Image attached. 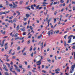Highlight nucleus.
<instances>
[{"label":"nucleus","mask_w":75,"mask_h":75,"mask_svg":"<svg viewBox=\"0 0 75 75\" xmlns=\"http://www.w3.org/2000/svg\"><path fill=\"white\" fill-rule=\"evenodd\" d=\"M71 37H73V39L74 40L75 38V36H74V35H71L70 36H69L68 39H69V40L68 41V43H70L71 42Z\"/></svg>","instance_id":"f257e3e1"},{"label":"nucleus","mask_w":75,"mask_h":75,"mask_svg":"<svg viewBox=\"0 0 75 75\" xmlns=\"http://www.w3.org/2000/svg\"><path fill=\"white\" fill-rule=\"evenodd\" d=\"M36 5L34 4V5H32L30 7L33 10H34V7H36V9H38L39 8V7H40V5H38L36 6Z\"/></svg>","instance_id":"f03ea898"},{"label":"nucleus","mask_w":75,"mask_h":75,"mask_svg":"<svg viewBox=\"0 0 75 75\" xmlns=\"http://www.w3.org/2000/svg\"><path fill=\"white\" fill-rule=\"evenodd\" d=\"M13 4L14 6L12 4H9V6H11L10 7V8H16V7H17V5L15 4L14 2H13Z\"/></svg>","instance_id":"7ed1b4c3"},{"label":"nucleus","mask_w":75,"mask_h":75,"mask_svg":"<svg viewBox=\"0 0 75 75\" xmlns=\"http://www.w3.org/2000/svg\"><path fill=\"white\" fill-rule=\"evenodd\" d=\"M47 34L49 36L50 35V34L51 35H52L53 34V30H51L50 31H49L47 33Z\"/></svg>","instance_id":"20e7f679"},{"label":"nucleus","mask_w":75,"mask_h":75,"mask_svg":"<svg viewBox=\"0 0 75 75\" xmlns=\"http://www.w3.org/2000/svg\"><path fill=\"white\" fill-rule=\"evenodd\" d=\"M74 68H75L74 65H73L71 66V69L73 71H74Z\"/></svg>","instance_id":"39448f33"},{"label":"nucleus","mask_w":75,"mask_h":75,"mask_svg":"<svg viewBox=\"0 0 75 75\" xmlns=\"http://www.w3.org/2000/svg\"><path fill=\"white\" fill-rule=\"evenodd\" d=\"M3 69H5V71H8V69H7V67H6V66H4Z\"/></svg>","instance_id":"423d86ee"},{"label":"nucleus","mask_w":75,"mask_h":75,"mask_svg":"<svg viewBox=\"0 0 75 75\" xmlns=\"http://www.w3.org/2000/svg\"><path fill=\"white\" fill-rule=\"evenodd\" d=\"M12 69H13V67L12 66H11V67L10 68V71L11 72H13V71H12Z\"/></svg>","instance_id":"0eeeda50"},{"label":"nucleus","mask_w":75,"mask_h":75,"mask_svg":"<svg viewBox=\"0 0 75 75\" xmlns=\"http://www.w3.org/2000/svg\"><path fill=\"white\" fill-rule=\"evenodd\" d=\"M47 60L48 61V62H49L50 63L51 62V60H50V59L49 58H47Z\"/></svg>","instance_id":"6e6552de"},{"label":"nucleus","mask_w":75,"mask_h":75,"mask_svg":"<svg viewBox=\"0 0 75 75\" xmlns=\"http://www.w3.org/2000/svg\"><path fill=\"white\" fill-rule=\"evenodd\" d=\"M19 29V25H18L16 27V30H17V31H18Z\"/></svg>","instance_id":"1a4fd4ad"},{"label":"nucleus","mask_w":75,"mask_h":75,"mask_svg":"<svg viewBox=\"0 0 75 75\" xmlns=\"http://www.w3.org/2000/svg\"><path fill=\"white\" fill-rule=\"evenodd\" d=\"M17 20L16 18H14L13 20V22H16L17 21Z\"/></svg>","instance_id":"9d476101"},{"label":"nucleus","mask_w":75,"mask_h":75,"mask_svg":"<svg viewBox=\"0 0 75 75\" xmlns=\"http://www.w3.org/2000/svg\"><path fill=\"white\" fill-rule=\"evenodd\" d=\"M26 16L27 18H28V17H30V15L28 14H26Z\"/></svg>","instance_id":"9b49d317"},{"label":"nucleus","mask_w":75,"mask_h":75,"mask_svg":"<svg viewBox=\"0 0 75 75\" xmlns=\"http://www.w3.org/2000/svg\"><path fill=\"white\" fill-rule=\"evenodd\" d=\"M25 8H26V9L27 10H31V8H28L27 7H26Z\"/></svg>","instance_id":"f8f14e48"},{"label":"nucleus","mask_w":75,"mask_h":75,"mask_svg":"<svg viewBox=\"0 0 75 75\" xmlns=\"http://www.w3.org/2000/svg\"><path fill=\"white\" fill-rule=\"evenodd\" d=\"M21 31H25V29H24V28H21Z\"/></svg>","instance_id":"ddd939ff"},{"label":"nucleus","mask_w":75,"mask_h":75,"mask_svg":"<svg viewBox=\"0 0 75 75\" xmlns=\"http://www.w3.org/2000/svg\"><path fill=\"white\" fill-rule=\"evenodd\" d=\"M24 37H23L22 38H20L19 39L20 40H23L24 39Z\"/></svg>","instance_id":"4468645a"},{"label":"nucleus","mask_w":75,"mask_h":75,"mask_svg":"<svg viewBox=\"0 0 75 75\" xmlns=\"http://www.w3.org/2000/svg\"><path fill=\"white\" fill-rule=\"evenodd\" d=\"M55 32L56 34H58L59 33V30H58L57 31L56 30Z\"/></svg>","instance_id":"2eb2a0df"},{"label":"nucleus","mask_w":75,"mask_h":75,"mask_svg":"<svg viewBox=\"0 0 75 75\" xmlns=\"http://www.w3.org/2000/svg\"><path fill=\"white\" fill-rule=\"evenodd\" d=\"M29 28H30L31 30H32L33 29V27H32V26H30Z\"/></svg>","instance_id":"dca6fc26"},{"label":"nucleus","mask_w":75,"mask_h":75,"mask_svg":"<svg viewBox=\"0 0 75 75\" xmlns=\"http://www.w3.org/2000/svg\"><path fill=\"white\" fill-rule=\"evenodd\" d=\"M30 42H31L30 41V40L28 41L27 42L28 44H30Z\"/></svg>","instance_id":"f3484780"},{"label":"nucleus","mask_w":75,"mask_h":75,"mask_svg":"<svg viewBox=\"0 0 75 75\" xmlns=\"http://www.w3.org/2000/svg\"><path fill=\"white\" fill-rule=\"evenodd\" d=\"M19 37H17L15 38V40H18V39H19Z\"/></svg>","instance_id":"a211bd4d"},{"label":"nucleus","mask_w":75,"mask_h":75,"mask_svg":"<svg viewBox=\"0 0 75 75\" xmlns=\"http://www.w3.org/2000/svg\"><path fill=\"white\" fill-rule=\"evenodd\" d=\"M54 23H55L57 19L55 18H54Z\"/></svg>","instance_id":"6ab92c4d"},{"label":"nucleus","mask_w":75,"mask_h":75,"mask_svg":"<svg viewBox=\"0 0 75 75\" xmlns=\"http://www.w3.org/2000/svg\"><path fill=\"white\" fill-rule=\"evenodd\" d=\"M33 54H34V53L32 52V54H30V56H31V57H33Z\"/></svg>","instance_id":"aec40b11"},{"label":"nucleus","mask_w":75,"mask_h":75,"mask_svg":"<svg viewBox=\"0 0 75 75\" xmlns=\"http://www.w3.org/2000/svg\"><path fill=\"white\" fill-rule=\"evenodd\" d=\"M11 51H12V49H11L9 51V54H11Z\"/></svg>","instance_id":"412c9836"},{"label":"nucleus","mask_w":75,"mask_h":75,"mask_svg":"<svg viewBox=\"0 0 75 75\" xmlns=\"http://www.w3.org/2000/svg\"><path fill=\"white\" fill-rule=\"evenodd\" d=\"M23 35H26V32H24L23 34Z\"/></svg>","instance_id":"4be33fe9"},{"label":"nucleus","mask_w":75,"mask_h":75,"mask_svg":"<svg viewBox=\"0 0 75 75\" xmlns=\"http://www.w3.org/2000/svg\"><path fill=\"white\" fill-rule=\"evenodd\" d=\"M13 25H14V28H16V24L15 23H13Z\"/></svg>","instance_id":"5701e85b"},{"label":"nucleus","mask_w":75,"mask_h":75,"mask_svg":"<svg viewBox=\"0 0 75 75\" xmlns=\"http://www.w3.org/2000/svg\"><path fill=\"white\" fill-rule=\"evenodd\" d=\"M16 13H18V16H19L20 14V13L18 11H17L16 12Z\"/></svg>","instance_id":"b1692460"},{"label":"nucleus","mask_w":75,"mask_h":75,"mask_svg":"<svg viewBox=\"0 0 75 75\" xmlns=\"http://www.w3.org/2000/svg\"><path fill=\"white\" fill-rule=\"evenodd\" d=\"M5 12L6 13V14H7V13H10V11H5Z\"/></svg>","instance_id":"393cba45"},{"label":"nucleus","mask_w":75,"mask_h":75,"mask_svg":"<svg viewBox=\"0 0 75 75\" xmlns=\"http://www.w3.org/2000/svg\"><path fill=\"white\" fill-rule=\"evenodd\" d=\"M73 71L72 70H70V74H72V72H73Z\"/></svg>","instance_id":"a878e982"},{"label":"nucleus","mask_w":75,"mask_h":75,"mask_svg":"<svg viewBox=\"0 0 75 75\" xmlns=\"http://www.w3.org/2000/svg\"><path fill=\"white\" fill-rule=\"evenodd\" d=\"M41 68L40 67V66H39L38 67V69H39V70L40 71L41 70Z\"/></svg>","instance_id":"bb28decb"},{"label":"nucleus","mask_w":75,"mask_h":75,"mask_svg":"<svg viewBox=\"0 0 75 75\" xmlns=\"http://www.w3.org/2000/svg\"><path fill=\"white\" fill-rule=\"evenodd\" d=\"M20 64L19 65V68H22V67H23V66L22 65L21 66H20Z\"/></svg>","instance_id":"cd10ccee"},{"label":"nucleus","mask_w":75,"mask_h":75,"mask_svg":"<svg viewBox=\"0 0 75 75\" xmlns=\"http://www.w3.org/2000/svg\"><path fill=\"white\" fill-rule=\"evenodd\" d=\"M60 2H61L62 3H64V1L63 0H60Z\"/></svg>","instance_id":"c85d7f7f"},{"label":"nucleus","mask_w":75,"mask_h":75,"mask_svg":"<svg viewBox=\"0 0 75 75\" xmlns=\"http://www.w3.org/2000/svg\"><path fill=\"white\" fill-rule=\"evenodd\" d=\"M48 4V3H47L46 2H44L43 3V4Z\"/></svg>","instance_id":"c756f323"},{"label":"nucleus","mask_w":75,"mask_h":75,"mask_svg":"<svg viewBox=\"0 0 75 75\" xmlns=\"http://www.w3.org/2000/svg\"><path fill=\"white\" fill-rule=\"evenodd\" d=\"M18 35V33H17L15 35H14V37H17Z\"/></svg>","instance_id":"7c9ffc66"},{"label":"nucleus","mask_w":75,"mask_h":75,"mask_svg":"<svg viewBox=\"0 0 75 75\" xmlns=\"http://www.w3.org/2000/svg\"><path fill=\"white\" fill-rule=\"evenodd\" d=\"M67 35H66L64 36V38L66 39L67 38Z\"/></svg>","instance_id":"2f4dec72"},{"label":"nucleus","mask_w":75,"mask_h":75,"mask_svg":"<svg viewBox=\"0 0 75 75\" xmlns=\"http://www.w3.org/2000/svg\"><path fill=\"white\" fill-rule=\"evenodd\" d=\"M42 72L44 73H46L47 72V71L45 70H42Z\"/></svg>","instance_id":"473e14b6"},{"label":"nucleus","mask_w":75,"mask_h":75,"mask_svg":"<svg viewBox=\"0 0 75 75\" xmlns=\"http://www.w3.org/2000/svg\"><path fill=\"white\" fill-rule=\"evenodd\" d=\"M51 19H52V18H50V19H49L47 21H51Z\"/></svg>","instance_id":"72a5a7b5"},{"label":"nucleus","mask_w":75,"mask_h":75,"mask_svg":"<svg viewBox=\"0 0 75 75\" xmlns=\"http://www.w3.org/2000/svg\"><path fill=\"white\" fill-rule=\"evenodd\" d=\"M74 59H75V52H74Z\"/></svg>","instance_id":"f704fd0d"},{"label":"nucleus","mask_w":75,"mask_h":75,"mask_svg":"<svg viewBox=\"0 0 75 75\" xmlns=\"http://www.w3.org/2000/svg\"><path fill=\"white\" fill-rule=\"evenodd\" d=\"M6 5H8V2L6 1Z\"/></svg>","instance_id":"c9c22d12"},{"label":"nucleus","mask_w":75,"mask_h":75,"mask_svg":"<svg viewBox=\"0 0 75 75\" xmlns=\"http://www.w3.org/2000/svg\"><path fill=\"white\" fill-rule=\"evenodd\" d=\"M23 1H20L19 2L20 4H22V3H23Z\"/></svg>","instance_id":"e433bc0d"},{"label":"nucleus","mask_w":75,"mask_h":75,"mask_svg":"<svg viewBox=\"0 0 75 75\" xmlns=\"http://www.w3.org/2000/svg\"><path fill=\"white\" fill-rule=\"evenodd\" d=\"M32 46H31V47L30 48V51H32Z\"/></svg>","instance_id":"4c0bfd02"},{"label":"nucleus","mask_w":75,"mask_h":75,"mask_svg":"<svg viewBox=\"0 0 75 75\" xmlns=\"http://www.w3.org/2000/svg\"><path fill=\"white\" fill-rule=\"evenodd\" d=\"M44 67H45V66L44 65H42V68H44Z\"/></svg>","instance_id":"58836bf2"},{"label":"nucleus","mask_w":75,"mask_h":75,"mask_svg":"<svg viewBox=\"0 0 75 75\" xmlns=\"http://www.w3.org/2000/svg\"><path fill=\"white\" fill-rule=\"evenodd\" d=\"M40 38H41V36H38V39H40Z\"/></svg>","instance_id":"ea45409f"},{"label":"nucleus","mask_w":75,"mask_h":75,"mask_svg":"<svg viewBox=\"0 0 75 75\" xmlns=\"http://www.w3.org/2000/svg\"><path fill=\"white\" fill-rule=\"evenodd\" d=\"M36 21H37V23H40V21H38V20H36Z\"/></svg>","instance_id":"a19ab883"},{"label":"nucleus","mask_w":75,"mask_h":75,"mask_svg":"<svg viewBox=\"0 0 75 75\" xmlns=\"http://www.w3.org/2000/svg\"><path fill=\"white\" fill-rule=\"evenodd\" d=\"M64 45L65 46H67V44H66V41H64Z\"/></svg>","instance_id":"79ce46f5"},{"label":"nucleus","mask_w":75,"mask_h":75,"mask_svg":"<svg viewBox=\"0 0 75 75\" xmlns=\"http://www.w3.org/2000/svg\"><path fill=\"white\" fill-rule=\"evenodd\" d=\"M25 69H23V73H24V72H25Z\"/></svg>","instance_id":"37998d69"},{"label":"nucleus","mask_w":75,"mask_h":75,"mask_svg":"<svg viewBox=\"0 0 75 75\" xmlns=\"http://www.w3.org/2000/svg\"><path fill=\"white\" fill-rule=\"evenodd\" d=\"M10 64L11 65H13V62H12V61H11V63H10Z\"/></svg>","instance_id":"c03bdc74"},{"label":"nucleus","mask_w":75,"mask_h":75,"mask_svg":"<svg viewBox=\"0 0 75 75\" xmlns=\"http://www.w3.org/2000/svg\"><path fill=\"white\" fill-rule=\"evenodd\" d=\"M57 4V1H56V2H54V4Z\"/></svg>","instance_id":"a18cd8bd"},{"label":"nucleus","mask_w":75,"mask_h":75,"mask_svg":"<svg viewBox=\"0 0 75 75\" xmlns=\"http://www.w3.org/2000/svg\"><path fill=\"white\" fill-rule=\"evenodd\" d=\"M42 8V7L41 6V7H40L39 8V10H41V8Z\"/></svg>","instance_id":"49530a36"},{"label":"nucleus","mask_w":75,"mask_h":75,"mask_svg":"<svg viewBox=\"0 0 75 75\" xmlns=\"http://www.w3.org/2000/svg\"><path fill=\"white\" fill-rule=\"evenodd\" d=\"M72 49H75V46H73L72 47Z\"/></svg>","instance_id":"de8ad7c7"},{"label":"nucleus","mask_w":75,"mask_h":75,"mask_svg":"<svg viewBox=\"0 0 75 75\" xmlns=\"http://www.w3.org/2000/svg\"><path fill=\"white\" fill-rule=\"evenodd\" d=\"M3 34H6V31H4V32L2 33Z\"/></svg>","instance_id":"09e8293b"},{"label":"nucleus","mask_w":75,"mask_h":75,"mask_svg":"<svg viewBox=\"0 0 75 75\" xmlns=\"http://www.w3.org/2000/svg\"><path fill=\"white\" fill-rule=\"evenodd\" d=\"M43 44H44V42H42L41 43V45H40V46H42V45H43Z\"/></svg>","instance_id":"8fccbe9b"},{"label":"nucleus","mask_w":75,"mask_h":75,"mask_svg":"<svg viewBox=\"0 0 75 75\" xmlns=\"http://www.w3.org/2000/svg\"><path fill=\"white\" fill-rule=\"evenodd\" d=\"M7 48V46H5V50H6Z\"/></svg>","instance_id":"3c124183"},{"label":"nucleus","mask_w":75,"mask_h":75,"mask_svg":"<svg viewBox=\"0 0 75 75\" xmlns=\"http://www.w3.org/2000/svg\"><path fill=\"white\" fill-rule=\"evenodd\" d=\"M12 58L13 59H15V58H16V57L15 56H13V57H12Z\"/></svg>","instance_id":"603ef678"},{"label":"nucleus","mask_w":75,"mask_h":75,"mask_svg":"<svg viewBox=\"0 0 75 75\" xmlns=\"http://www.w3.org/2000/svg\"><path fill=\"white\" fill-rule=\"evenodd\" d=\"M57 26V24L55 25L54 26V27L53 28V29L55 28V27H56Z\"/></svg>","instance_id":"864d4df0"},{"label":"nucleus","mask_w":75,"mask_h":75,"mask_svg":"<svg viewBox=\"0 0 75 75\" xmlns=\"http://www.w3.org/2000/svg\"><path fill=\"white\" fill-rule=\"evenodd\" d=\"M25 64L26 65H27V62H25Z\"/></svg>","instance_id":"5fc2aeb1"},{"label":"nucleus","mask_w":75,"mask_h":75,"mask_svg":"<svg viewBox=\"0 0 75 75\" xmlns=\"http://www.w3.org/2000/svg\"><path fill=\"white\" fill-rule=\"evenodd\" d=\"M57 12L56 11H55L54 13V15H56L57 14Z\"/></svg>","instance_id":"6e6d98bb"},{"label":"nucleus","mask_w":75,"mask_h":75,"mask_svg":"<svg viewBox=\"0 0 75 75\" xmlns=\"http://www.w3.org/2000/svg\"><path fill=\"white\" fill-rule=\"evenodd\" d=\"M69 16V14H67V15L66 16V17H68Z\"/></svg>","instance_id":"4d7b16f0"},{"label":"nucleus","mask_w":75,"mask_h":75,"mask_svg":"<svg viewBox=\"0 0 75 75\" xmlns=\"http://www.w3.org/2000/svg\"><path fill=\"white\" fill-rule=\"evenodd\" d=\"M20 50V47H18L17 50Z\"/></svg>","instance_id":"13d9d810"},{"label":"nucleus","mask_w":75,"mask_h":75,"mask_svg":"<svg viewBox=\"0 0 75 75\" xmlns=\"http://www.w3.org/2000/svg\"><path fill=\"white\" fill-rule=\"evenodd\" d=\"M28 38H31V36H29L28 37Z\"/></svg>","instance_id":"bf43d9fd"},{"label":"nucleus","mask_w":75,"mask_h":75,"mask_svg":"<svg viewBox=\"0 0 75 75\" xmlns=\"http://www.w3.org/2000/svg\"><path fill=\"white\" fill-rule=\"evenodd\" d=\"M16 13H14L13 14V16H16Z\"/></svg>","instance_id":"052dcab7"},{"label":"nucleus","mask_w":75,"mask_h":75,"mask_svg":"<svg viewBox=\"0 0 75 75\" xmlns=\"http://www.w3.org/2000/svg\"><path fill=\"white\" fill-rule=\"evenodd\" d=\"M62 6H63V4H61L59 5V6L60 7H62Z\"/></svg>","instance_id":"680f3d73"},{"label":"nucleus","mask_w":75,"mask_h":75,"mask_svg":"<svg viewBox=\"0 0 75 75\" xmlns=\"http://www.w3.org/2000/svg\"><path fill=\"white\" fill-rule=\"evenodd\" d=\"M2 6V5H1L0 4V8H2L3 6Z\"/></svg>","instance_id":"e2e57ef3"},{"label":"nucleus","mask_w":75,"mask_h":75,"mask_svg":"<svg viewBox=\"0 0 75 75\" xmlns=\"http://www.w3.org/2000/svg\"><path fill=\"white\" fill-rule=\"evenodd\" d=\"M16 68L15 69L17 71V70H18V67H16Z\"/></svg>","instance_id":"0e129e2a"},{"label":"nucleus","mask_w":75,"mask_h":75,"mask_svg":"<svg viewBox=\"0 0 75 75\" xmlns=\"http://www.w3.org/2000/svg\"><path fill=\"white\" fill-rule=\"evenodd\" d=\"M14 43V42H11V45H13V44Z\"/></svg>","instance_id":"69168bd1"},{"label":"nucleus","mask_w":75,"mask_h":75,"mask_svg":"<svg viewBox=\"0 0 75 75\" xmlns=\"http://www.w3.org/2000/svg\"><path fill=\"white\" fill-rule=\"evenodd\" d=\"M69 69V67H67V69Z\"/></svg>","instance_id":"338daca9"},{"label":"nucleus","mask_w":75,"mask_h":75,"mask_svg":"<svg viewBox=\"0 0 75 75\" xmlns=\"http://www.w3.org/2000/svg\"><path fill=\"white\" fill-rule=\"evenodd\" d=\"M8 57H9L8 56H6V59H8Z\"/></svg>","instance_id":"774afa93"}]
</instances>
